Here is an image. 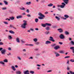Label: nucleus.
Here are the masks:
<instances>
[{
	"label": "nucleus",
	"mask_w": 74,
	"mask_h": 74,
	"mask_svg": "<svg viewBox=\"0 0 74 74\" xmlns=\"http://www.w3.org/2000/svg\"><path fill=\"white\" fill-rule=\"evenodd\" d=\"M60 53H64V51H61L60 52Z\"/></svg>",
	"instance_id": "c03bdc74"
},
{
	"label": "nucleus",
	"mask_w": 74,
	"mask_h": 74,
	"mask_svg": "<svg viewBox=\"0 0 74 74\" xmlns=\"http://www.w3.org/2000/svg\"><path fill=\"white\" fill-rule=\"evenodd\" d=\"M21 41L22 43H25L26 42L23 40H21Z\"/></svg>",
	"instance_id": "2f4dec72"
},
{
	"label": "nucleus",
	"mask_w": 74,
	"mask_h": 74,
	"mask_svg": "<svg viewBox=\"0 0 74 74\" xmlns=\"http://www.w3.org/2000/svg\"><path fill=\"white\" fill-rule=\"evenodd\" d=\"M59 37L61 39H64V38H65V36H64L62 34H61L60 35Z\"/></svg>",
	"instance_id": "7ed1b4c3"
},
{
	"label": "nucleus",
	"mask_w": 74,
	"mask_h": 74,
	"mask_svg": "<svg viewBox=\"0 0 74 74\" xmlns=\"http://www.w3.org/2000/svg\"><path fill=\"white\" fill-rule=\"evenodd\" d=\"M0 64H1L2 65H3V66H4V64H5V63L3 61H0Z\"/></svg>",
	"instance_id": "f8f14e48"
},
{
	"label": "nucleus",
	"mask_w": 74,
	"mask_h": 74,
	"mask_svg": "<svg viewBox=\"0 0 74 74\" xmlns=\"http://www.w3.org/2000/svg\"><path fill=\"white\" fill-rule=\"evenodd\" d=\"M58 30L59 31L60 33H62L63 32V31L62 29H58Z\"/></svg>",
	"instance_id": "0eeeda50"
},
{
	"label": "nucleus",
	"mask_w": 74,
	"mask_h": 74,
	"mask_svg": "<svg viewBox=\"0 0 74 74\" xmlns=\"http://www.w3.org/2000/svg\"><path fill=\"white\" fill-rule=\"evenodd\" d=\"M45 34H48L49 33V31H47L45 32Z\"/></svg>",
	"instance_id": "49530a36"
},
{
	"label": "nucleus",
	"mask_w": 74,
	"mask_h": 74,
	"mask_svg": "<svg viewBox=\"0 0 74 74\" xmlns=\"http://www.w3.org/2000/svg\"><path fill=\"white\" fill-rule=\"evenodd\" d=\"M51 42H50V41H47L46 42L45 44H51Z\"/></svg>",
	"instance_id": "a211bd4d"
},
{
	"label": "nucleus",
	"mask_w": 74,
	"mask_h": 74,
	"mask_svg": "<svg viewBox=\"0 0 74 74\" xmlns=\"http://www.w3.org/2000/svg\"><path fill=\"white\" fill-rule=\"evenodd\" d=\"M49 40L51 41H52V42H55V40L53 39V38L52 37H50Z\"/></svg>",
	"instance_id": "39448f33"
},
{
	"label": "nucleus",
	"mask_w": 74,
	"mask_h": 74,
	"mask_svg": "<svg viewBox=\"0 0 74 74\" xmlns=\"http://www.w3.org/2000/svg\"><path fill=\"white\" fill-rule=\"evenodd\" d=\"M16 74H22V72H21V71H16Z\"/></svg>",
	"instance_id": "6e6552de"
},
{
	"label": "nucleus",
	"mask_w": 74,
	"mask_h": 74,
	"mask_svg": "<svg viewBox=\"0 0 74 74\" xmlns=\"http://www.w3.org/2000/svg\"><path fill=\"white\" fill-rule=\"evenodd\" d=\"M16 41L17 42H20V41L19 40V38H17L16 39Z\"/></svg>",
	"instance_id": "ddd939ff"
},
{
	"label": "nucleus",
	"mask_w": 74,
	"mask_h": 74,
	"mask_svg": "<svg viewBox=\"0 0 74 74\" xmlns=\"http://www.w3.org/2000/svg\"><path fill=\"white\" fill-rule=\"evenodd\" d=\"M55 54H56V57H58V56H60V54H59L57 53L56 52H55Z\"/></svg>",
	"instance_id": "9b49d317"
},
{
	"label": "nucleus",
	"mask_w": 74,
	"mask_h": 74,
	"mask_svg": "<svg viewBox=\"0 0 74 74\" xmlns=\"http://www.w3.org/2000/svg\"><path fill=\"white\" fill-rule=\"evenodd\" d=\"M60 48V47H59V46H57L55 47L54 48V49L56 50H57V49H59V48Z\"/></svg>",
	"instance_id": "1a4fd4ad"
},
{
	"label": "nucleus",
	"mask_w": 74,
	"mask_h": 74,
	"mask_svg": "<svg viewBox=\"0 0 74 74\" xmlns=\"http://www.w3.org/2000/svg\"><path fill=\"white\" fill-rule=\"evenodd\" d=\"M46 26H51V24L49 23H46Z\"/></svg>",
	"instance_id": "7c9ffc66"
},
{
	"label": "nucleus",
	"mask_w": 74,
	"mask_h": 74,
	"mask_svg": "<svg viewBox=\"0 0 74 74\" xmlns=\"http://www.w3.org/2000/svg\"><path fill=\"white\" fill-rule=\"evenodd\" d=\"M71 49H72L73 51V53H74V47H71L70 48Z\"/></svg>",
	"instance_id": "aec40b11"
},
{
	"label": "nucleus",
	"mask_w": 74,
	"mask_h": 74,
	"mask_svg": "<svg viewBox=\"0 0 74 74\" xmlns=\"http://www.w3.org/2000/svg\"><path fill=\"white\" fill-rule=\"evenodd\" d=\"M7 9L6 7H4L2 8V10H5Z\"/></svg>",
	"instance_id": "a19ab883"
},
{
	"label": "nucleus",
	"mask_w": 74,
	"mask_h": 74,
	"mask_svg": "<svg viewBox=\"0 0 74 74\" xmlns=\"http://www.w3.org/2000/svg\"><path fill=\"white\" fill-rule=\"evenodd\" d=\"M33 41L34 42H36L37 41V38H35L33 39Z\"/></svg>",
	"instance_id": "cd10ccee"
},
{
	"label": "nucleus",
	"mask_w": 74,
	"mask_h": 74,
	"mask_svg": "<svg viewBox=\"0 0 74 74\" xmlns=\"http://www.w3.org/2000/svg\"><path fill=\"white\" fill-rule=\"evenodd\" d=\"M9 32L10 33H11V34H15L14 32L12 31V30H9Z\"/></svg>",
	"instance_id": "dca6fc26"
},
{
	"label": "nucleus",
	"mask_w": 74,
	"mask_h": 74,
	"mask_svg": "<svg viewBox=\"0 0 74 74\" xmlns=\"http://www.w3.org/2000/svg\"><path fill=\"white\" fill-rule=\"evenodd\" d=\"M35 22L37 23L38 22V18H36L35 19Z\"/></svg>",
	"instance_id": "c9c22d12"
},
{
	"label": "nucleus",
	"mask_w": 74,
	"mask_h": 74,
	"mask_svg": "<svg viewBox=\"0 0 74 74\" xmlns=\"http://www.w3.org/2000/svg\"><path fill=\"white\" fill-rule=\"evenodd\" d=\"M20 10H25V8L23 7H21L20 8Z\"/></svg>",
	"instance_id": "4468645a"
},
{
	"label": "nucleus",
	"mask_w": 74,
	"mask_h": 74,
	"mask_svg": "<svg viewBox=\"0 0 74 74\" xmlns=\"http://www.w3.org/2000/svg\"><path fill=\"white\" fill-rule=\"evenodd\" d=\"M45 14H48V12H45Z\"/></svg>",
	"instance_id": "0e129e2a"
},
{
	"label": "nucleus",
	"mask_w": 74,
	"mask_h": 74,
	"mask_svg": "<svg viewBox=\"0 0 74 74\" xmlns=\"http://www.w3.org/2000/svg\"><path fill=\"white\" fill-rule=\"evenodd\" d=\"M69 67L68 66V67H67V70H69Z\"/></svg>",
	"instance_id": "e2e57ef3"
},
{
	"label": "nucleus",
	"mask_w": 74,
	"mask_h": 74,
	"mask_svg": "<svg viewBox=\"0 0 74 74\" xmlns=\"http://www.w3.org/2000/svg\"><path fill=\"white\" fill-rule=\"evenodd\" d=\"M57 7H60V8H61V5H57Z\"/></svg>",
	"instance_id": "bf43d9fd"
},
{
	"label": "nucleus",
	"mask_w": 74,
	"mask_h": 74,
	"mask_svg": "<svg viewBox=\"0 0 74 74\" xmlns=\"http://www.w3.org/2000/svg\"><path fill=\"white\" fill-rule=\"evenodd\" d=\"M31 4V2H27L26 3L27 5H30Z\"/></svg>",
	"instance_id": "c85d7f7f"
},
{
	"label": "nucleus",
	"mask_w": 74,
	"mask_h": 74,
	"mask_svg": "<svg viewBox=\"0 0 74 74\" xmlns=\"http://www.w3.org/2000/svg\"><path fill=\"white\" fill-rule=\"evenodd\" d=\"M3 62L5 63H7V62H8V60L7 59H5L3 60Z\"/></svg>",
	"instance_id": "473e14b6"
},
{
	"label": "nucleus",
	"mask_w": 74,
	"mask_h": 74,
	"mask_svg": "<svg viewBox=\"0 0 74 74\" xmlns=\"http://www.w3.org/2000/svg\"><path fill=\"white\" fill-rule=\"evenodd\" d=\"M62 5H61V8H63L64 7V6L66 5V4H65L64 3H62Z\"/></svg>",
	"instance_id": "423d86ee"
},
{
	"label": "nucleus",
	"mask_w": 74,
	"mask_h": 74,
	"mask_svg": "<svg viewBox=\"0 0 74 74\" xmlns=\"http://www.w3.org/2000/svg\"><path fill=\"white\" fill-rule=\"evenodd\" d=\"M11 68L14 71H15V70H16V69H15L14 66H11Z\"/></svg>",
	"instance_id": "6ab92c4d"
},
{
	"label": "nucleus",
	"mask_w": 74,
	"mask_h": 74,
	"mask_svg": "<svg viewBox=\"0 0 74 74\" xmlns=\"http://www.w3.org/2000/svg\"><path fill=\"white\" fill-rule=\"evenodd\" d=\"M22 18V15H20L16 17L17 19H19L20 18Z\"/></svg>",
	"instance_id": "f3484780"
},
{
	"label": "nucleus",
	"mask_w": 74,
	"mask_h": 74,
	"mask_svg": "<svg viewBox=\"0 0 74 74\" xmlns=\"http://www.w3.org/2000/svg\"><path fill=\"white\" fill-rule=\"evenodd\" d=\"M17 58L19 60H21V58L19 57H18Z\"/></svg>",
	"instance_id": "3c124183"
},
{
	"label": "nucleus",
	"mask_w": 74,
	"mask_h": 74,
	"mask_svg": "<svg viewBox=\"0 0 74 74\" xmlns=\"http://www.w3.org/2000/svg\"><path fill=\"white\" fill-rule=\"evenodd\" d=\"M45 29L46 30H47L48 31L49 30V29H50V28L49 27H47L46 28H45Z\"/></svg>",
	"instance_id": "b1692460"
},
{
	"label": "nucleus",
	"mask_w": 74,
	"mask_h": 74,
	"mask_svg": "<svg viewBox=\"0 0 74 74\" xmlns=\"http://www.w3.org/2000/svg\"><path fill=\"white\" fill-rule=\"evenodd\" d=\"M30 30H31V31H34V29H33L30 28Z\"/></svg>",
	"instance_id": "5fc2aeb1"
},
{
	"label": "nucleus",
	"mask_w": 74,
	"mask_h": 74,
	"mask_svg": "<svg viewBox=\"0 0 74 74\" xmlns=\"http://www.w3.org/2000/svg\"><path fill=\"white\" fill-rule=\"evenodd\" d=\"M48 7H52V6H53V4L52 3H50V4H49L48 5Z\"/></svg>",
	"instance_id": "c756f323"
},
{
	"label": "nucleus",
	"mask_w": 74,
	"mask_h": 74,
	"mask_svg": "<svg viewBox=\"0 0 74 74\" xmlns=\"http://www.w3.org/2000/svg\"><path fill=\"white\" fill-rule=\"evenodd\" d=\"M29 46H30L31 47H32V46H33V45L29 44Z\"/></svg>",
	"instance_id": "6e6d98bb"
},
{
	"label": "nucleus",
	"mask_w": 74,
	"mask_h": 74,
	"mask_svg": "<svg viewBox=\"0 0 74 74\" xmlns=\"http://www.w3.org/2000/svg\"><path fill=\"white\" fill-rule=\"evenodd\" d=\"M14 16H12L10 18V19L11 20H14Z\"/></svg>",
	"instance_id": "a878e982"
},
{
	"label": "nucleus",
	"mask_w": 74,
	"mask_h": 74,
	"mask_svg": "<svg viewBox=\"0 0 74 74\" xmlns=\"http://www.w3.org/2000/svg\"><path fill=\"white\" fill-rule=\"evenodd\" d=\"M42 27H46V26H47V25L46 23L45 24H42Z\"/></svg>",
	"instance_id": "393cba45"
},
{
	"label": "nucleus",
	"mask_w": 74,
	"mask_h": 74,
	"mask_svg": "<svg viewBox=\"0 0 74 74\" xmlns=\"http://www.w3.org/2000/svg\"><path fill=\"white\" fill-rule=\"evenodd\" d=\"M3 3H4L5 4V5H8V2H7V1H3Z\"/></svg>",
	"instance_id": "bb28decb"
},
{
	"label": "nucleus",
	"mask_w": 74,
	"mask_h": 74,
	"mask_svg": "<svg viewBox=\"0 0 74 74\" xmlns=\"http://www.w3.org/2000/svg\"><path fill=\"white\" fill-rule=\"evenodd\" d=\"M27 32H29V33L30 32V30H28L27 31Z\"/></svg>",
	"instance_id": "338daca9"
},
{
	"label": "nucleus",
	"mask_w": 74,
	"mask_h": 74,
	"mask_svg": "<svg viewBox=\"0 0 74 74\" xmlns=\"http://www.w3.org/2000/svg\"><path fill=\"white\" fill-rule=\"evenodd\" d=\"M64 33L66 35H69V32L67 31H66L64 32Z\"/></svg>",
	"instance_id": "412c9836"
},
{
	"label": "nucleus",
	"mask_w": 74,
	"mask_h": 74,
	"mask_svg": "<svg viewBox=\"0 0 74 74\" xmlns=\"http://www.w3.org/2000/svg\"><path fill=\"white\" fill-rule=\"evenodd\" d=\"M71 44H72V45H74V42L73 41H71Z\"/></svg>",
	"instance_id": "79ce46f5"
},
{
	"label": "nucleus",
	"mask_w": 74,
	"mask_h": 74,
	"mask_svg": "<svg viewBox=\"0 0 74 74\" xmlns=\"http://www.w3.org/2000/svg\"><path fill=\"white\" fill-rule=\"evenodd\" d=\"M7 55H8V56H9V55H11V53H9L8 54H7Z\"/></svg>",
	"instance_id": "052dcab7"
},
{
	"label": "nucleus",
	"mask_w": 74,
	"mask_h": 74,
	"mask_svg": "<svg viewBox=\"0 0 74 74\" xmlns=\"http://www.w3.org/2000/svg\"><path fill=\"white\" fill-rule=\"evenodd\" d=\"M9 27H10V28H13L14 27V26L12 25H10Z\"/></svg>",
	"instance_id": "f704fd0d"
},
{
	"label": "nucleus",
	"mask_w": 74,
	"mask_h": 74,
	"mask_svg": "<svg viewBox=\"0 0 74 74\" xmlns=\"http://www.w3.org/2000/svg\"><path fill=\"white\" fill-rule=\"evenodd\" d=\"M26 12H27V13H29V9H27Z\"/></svg>",
	"instance_id": "603ef678"
},
{
	"label": "nucleus",
	"mask_w": 74,
	"mask_h": 74,
	"mask_svg": "<svg viewBox=\"0 0 74 74\" xmlns=\"http://www.w3.org/2000/svg\"><path fill=\"white\" fill-rule=\"evenodd\" d=\"M51 46L52 47H55V46H56V44H54L52 45Z\"/></svg>",
	"instance_id": "09e8293b"
},
{
	"label": "nucleus",
	"mask_w": 74,
	"mask_h": 74,
	"mask_svg": "<svg viewBox=\"0 0 74 74\" xmlns=\"http://www.w3.org/2000/svg\"><path fill=\"white\" fill-rule=\"evenodd\" d=\"M69 41H71V40H72V39L71 38H69Z\"/></svg>",
	"instance_id": "864d4df0"
},
{
	"label": "nucleus",
	"mask_w": 74,
	"mask_h": 74,
	"mask_svg": "<svg viewBox=\"0 0 74 74\" xmlns=\"http://www.w3.org/2000/svg\"><path fill=\"white\" fill-rule=\"evenodd\" d=\"M4 44L2 42H0V45H3Z\"/></svg>",
	"instance_id": "8fccbe9b"
},
{
	"label": "nucleus",
	"mask_w": 74,
	"mask_h": 74,
	"mask_svg": "<svg viewBox=\"0 0 74 74\" xmlns=\"http://www.w3.org/2000/svg\"><path fill=\"white\" fill-rule=\"evenodd\" d=\"M59 44H60V45H62L63 44V43L62 42H59Z\"/></svg>",
	"instance_id": "13d9d810"
},
{
	"label": "nucleus",
	"mask_w": 74,
	"mask_h": 74,
	"mask_svg": "<svg viewBox=\"0 0 74 74\" xmlns=\"http://www.w3.org/2000/svg\"><path fill=\"white\" fill-rule=\"evenodd\" d=\"M70 62H74V60L73 59H71Z\"/></svg>",
	"instance_id": "37998d69"
},
{
	"label": "nucleus",
	"mask_w": 74,
	"mask_h": 74,
	"mask_svg": "<svg viewBox=\"0 0 74 74\" xmlns=\"http://www.w3.org/2000/svg\"><path fill=\"white\" fill-rule=\"evenodd\" d=\"M70 58V56H66L64 57V58Z\"/></svg>",
	"instance_id": "de8ad7c7"
},
{
	"label": "nucleus",
	"mask_w": 74,
	"mask_h": 74,
	"mask_svg": "<svg viewBox=\"0 0 74 74\" xmlns=\"http://www.w3.org/2000/svg\"><path fill=\"white\" fill-rule=\"evenodd\" d=\"M61 19H64V20H66L67 18H64L63 17H62L61 18Z\"/></svg>",
	"instance_id": "58836bf2"
},
{
	"label": "nucleus",
	"mask_w": 74,
	"mask_h": 74,
	"mask_svg": "<svg viewBox=\"0 0 74 74\" xmlns=\"http://www.w3.org/2000/svg\"><path fill=\"white\" fill-rule=\"evenodd\" d=\"M23 52H26V49H23Z\"/></svg>",
	"instance_id": "774afa93"
},
{
	"label": "nucleus",
	"mask_w": 74,
	"mask_h": 74,
	"mask_svg": "<svg viewBox=\"0 0 74 74\" xmlns=\"http://www.w3.org/2000/svg\"><path fill=\"white\" fill-rule=\"evenodd\" d=\"M5 52H6V50L5 49L1 51V53L3 55H5Z\"/></svg>",
	"instance_id": "20e7f679"
},
{
	"label": "nucleus",
	"mask_w": 74,
	"mask_h": 74,
	"mask_svg": "<svg viewBox=\"0 0 74 74\" xmlns=\"http://www.w3.org/2000/svg\"><path fill=\"white\" fill-rule=\"evenodd\" d=\"M3 50V48H0V51Z\"/></svg>",
	"instance_id": "69168bd1"
},
{
	"label": "nucleus",
	"mask_w": 74,
	"mask_h": 74,
	"mask_svg": "<svg viewBox=\"0 0 74 74\" xmlns=\"http://www.w3.org/2000/svg\"><path fill=\"white\" fill-rule=\"evenodd\" d=\"M3 23H4L5 24H6V25H8V23L7 22L4 21Z\"/></svg>",
	"instance_id": "ea45409f"
},
{
	"label": "nucleus",
	"mask_w": 74,
	"mask_h": 74,
	"mask_svg": "<svg viewBox=\"0 0 74 74\" xmlns=\"http://www.w3.org/2000/svg\"><path fill=\"white\" fill-rule=\"evenodd\" d=\"M8 38V40H11V39H12V37H11V36H9Z\"/></svg>",
	"instance_id": "5701e85b"
},
{
	"label": "nucleus",
	"mask_w": 74,
	"mask_h": 74,
	"mask_svg": "<svg viewBox=\"0 0 74 74\" xmlns=\"http://www.w3.org/2000/svg\"><path fill=\"white\" fill-rule=\"evenodd\" d=\"M56 18L57 19L58 21H59L60 20V18L57 16H56Z\"/></svg>",
	"instance_id": "72a5a7b5"
},
{
	"label": "nucleus",
	"mask_w": 74,
	"mask_h": 74,
	"mask_svg": "<svg viewBox=\"0 0 74 74\" xmlns=\"http://www.w3.org/2000/svg\"><path fill=\"white\" fill-rule=\"evenodd\" d=\"M69 73L71 74H74V72H72L71 71H70Z\"/></svg>",
	"instance_id": "a18cd8bd"
},
{
	"label": "nucleus",
	"mask_w": 74,
	"mask_h": 74,
	"mask_svg": "<svg viewBox=\"0 0 74 74\" xmlns=\"http://www.w3.org/2000/svg\"><path fill=\"white\" fill-rule=\"evenodd\" d=\"M23 73L24 74H29V71H28V70L24 71Z\"/></svg>",
	"instance_id": "9d476101"
},
{
	"label": "nucleus",
	"mask_w": 74,
	"mask_h": 74,
	"mask_svg": "<svg viewBox=\"0 0 74 74\" xmlns=\"http://www.w3.org/2000/svg\"><path fill=\"white\" fill-rule=\"evenodd\" d=\"M38 15L39 16H40L38 17V18L39 19H43L44 18H45V16L40 12L39 13Z\"/></svg>",
	"instance_id": "f257e3e1"
},
{
	"label": "nucleus",
	"mask_w": 74,
	"mask_h": 74,
	"mask_svg": "<svg viewBox=\"0 0 74 74\" xmlns=\"http://www.w3.org/2000/svg\"><path fill=\"white\" fill-rule=\"evenodd\" d=\"M27 16L28 17H30L31 16L30 14H27Z\"/></svg>",
	"instance_id": "4d7b16f0"
},
{
	"label": "nucleus",
	"mask_w": 74,
	"mask_h": 74,
	"mask_svg": "<svg viewBox=\"0 0 74 74\" xmlns=\"http://www.w3.org/2000/svg\"><path fill=\"white\" fill-rule=\"evenodd\" d=\"M64 16L65 18H68L69 17V16L67 15H65Z\"/></svg>",
	"instance_id": "4be33fe9"
},
{
	"label": "nucleus",
	"mask_w": 74,
	"mask_h": 74,
	"mask_svg": "<svg viewBox=\"0 0 74 74\" xmlns=\"http://www.w3.org/2000/svg\"><path fill=\"white\" fill-rule=\"evenodd\" d=\"M8 49L9 50V51H11V48L9 47L8 48Z\"/></svg>",
	"instance_id": "680f3d73"
},
{
	"label": "nucleus",
	"mask_w": 74,
	"mask_h": 74,
	"mask_svg": "<svg viewBox=\"0 0 74 74\" xmlns=\"http://www.w3.org/2000/svg\"><path fill=\"white\" fill-rule=\"evenodd\" d=\"M40 43H39V42H35V44H36V45H39Z\"/></svg>",
	"instance_id": "4c0bfd02"
},
{
	"label": "nucleus",
	"mask_w": 74,
	"mask_h": 74,
	"mask_svg": "<svg viewBox=\"0 0 74 74\" xmlns=\"http://www.w3.org/2000/svg\"><path fill=\"white\" fill-rule=\"evenodd\" d=\"M23 21L24 23L21 25V27L23 29H25L26 28V26L27 25V21L25 20H23Z\"/></svg>",
	"instance_id": "f03ea898"
},
{
	"label": "nucleus",
	"mask_w": 74,
	"mask_h": 74,
	"mask_svg": "<svg viewBox=\"0 0 74 74\" xmlns=\"http://www.w3.org/2000/svg\"><path fill=\"white\" fill-rule=\"evenodd\" d=\"M63 1H64V3L67 4L68 3V1H69V0H63Z\"/></svg>",
	"instance_id": "2eb2a0df"
},
{
	"label": "nucleus",
	"mask_w": 74,
	"mask_h": 74,
	"mask_svg": "<svg viewBox=\"0 0 74 74\" xmlns=\"http://www.w3.org/2000/svg\"><path fill=\"white\" fill-rule=\"evenodd\" d=\"M30 73L31 74H33L34 73V72L33 71H30Z\"/></svg>",
	"instance_id": "e433bc0d"
}]
</instances>
